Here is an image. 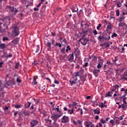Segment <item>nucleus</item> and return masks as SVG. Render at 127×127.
Masks as SVG:
<instances>
[{"instance_id": "55", "label": "nucleus", "mask_w": 127, "mask_h": 127, "mask_svg": "<svg viewBox=\"0 0 127 127\" xmlns=\"http://www.w3.org/2000/svg\"><path fill=\"white\" fill-rule=\"evenodd\" d=\"M93 33H94V35H97L98 34V32H97V30H94L93 31Z\"/></svg>"}, {"instance_id": "61", "label": "nucleus", "mask_w": 127, "mask_h": 127, "mask_svg": "<svg viewBox=\"0 0 127 127\" xmlns=\"http://www.w3.org/2000/svg\"><path fill=\"white\" fill-rule=\"evenodd\" d=\"M52 44L53 45H54V44H55V40H53L52 41Z\"/></svg>"}, {"instance_id": "12", "label": "nucleus", "mask_w": 127, "mask_h": 127, "mask_svg": "<svg viewBox=\"0 0 127 127\" xmlns=\"http://www.w3.org/2000/svg\"><path fill=\"white\" fill-rule=\"evenodd\" d=\"M81 76H82V71H80L78 72H74L72 77H74V78H77V77H80V78H81Z\"/></svg>"}, {"instance_id": "7", "label": "nucleus", "mask_w": 127, "mask_h": 127, "mask_svg": "<svg viewBox=\"0 0 127 127\" xmlns=\"http://www.w3.org/2000/svg\"><path fill=\"white\" fill-rule=\"evenodd\" d=\"M120 87H121V85H115L113 86L111 88V92L113 93V92H115V91H116V93H117L119 91V88H120Z\"/></svg>"}, {"instance_id": "10", "label": "nucleus", "mask_w": 127, "mask_h": 127, "mask_svg": "<svg viewBox=\"0 0 127 127\" xmlns=\"http://www.w3.org/2000/svg\"><path fill=\"white\" fill-rule=\"evenodd\" d=\"M78 80V78L77 77H72L70 80H69V82L70 83V84L72 85L74 84H76V82H77V80Z\"/></svg>"}, {"instance_id": "64", "label": "nucleus", "mask_w": 127, "mask_h": 127, "mask_svg": "<svg viewBox=\"0 0 127 127\" xmlns=\"http://www.w3.org/2000/svg\"><path fill=\"white\" fill-rule=\"evenodd\" d=\"M99 116H96L95 117V120H96L97 121H98V120H99Z\"/></svg>"}, {"instance_id": "46", "label": "nucleus", "mask_w": 127, "mask_h": 127, "mask_svg": "<svg viewBox=\"0 0 127 127\" xmlns=\"http://www.w3.org/2000/svg\"><path fill=\"white\" fill-rule=\"evenodd\" d=\"M110 124H112V126H115V122H114L113 120H111L110 121Z\"/></svg>"}, {"instance_id": "59", "label": "nucleus", "mask_w": 127, "mask_h": 127, "mask_svg": "<svg viewBox=\"0 0 127 127\" xmlns=\"http://www.w3.org/2000/svg\"><path fill=\"white\" fill-rule=\"evenodd\" d=\"M8 107L5 106V108H4V111H7L8 110Z\"/></svg>"}, {"instance_id": "52", "label": "nucleus", "mask_w": 127, "mask_h": 127, "mask_svg": "<svg viewBox=\"0 0 127 127\" xmlns=\"http://www.w3.org/2000/svg\"><path fill=\"white\" fill-rule=\"evenodd\" d=\"M25 116H28V117H29L30 115H29V112H26L24 113Z\"/></svg>"}, {"instance_id": "51", "label": "nucleus", "mask_w": 127, "mask_h": 127, "mask_svg": "<svg viewBox=\"0 0 127 127\" xmlns=\"http://www.w3.org/2000/svg\"><path fill=\"white\" fill-rule=\"evenodd\" d=\"M75 106H77V102H72V107H75Z\"/></svg>"}, {"instance_id": "62", "label": "nucleus", "mask_w": 127, "mask_h": 127, "mask_svg": "<svg viewBox=\"0 0 127 127\" xmlns=\"http://www.w3.org/2000/svg\"><path fill=\"white\" fill-rule=\"evenodd\" d=\"M90 99H91V96H88L86 97L87 100H90Z\"/></svg>"}, {"instance_id": "17", "label": "nucleus", "mask_w": 127, "mask_h": 127, "mask_svg": "<svg viewBox=\"0 0 127 127\" xmlns=\"http://www.w3.org/2000/svg\"><path fill=\"white\" fill-rule=\"evenodd\" d=\"M71 10L72 12H77L79 9H78V6H77V5H75L74 6H73L71 8Z\"/></svg>"}, {"instance_id": "9", "label": "nucleus", "mask_w": 127, "mask_h": 127, "mask_svg": "<svg viewBox=\"0 0 127 127\" xmlns=\"http://www.w3.org/2000/svg\"><path fill=\"white\" fill-rule=\"evenodd\" d=\"M62 115H63V113L60 114L54 115L52 116L51 118V119H52V120H54V121H56V120H57L58 119H59V117L62 116Z\"/></svg>"}, {"instance_id": "53", "label": "nucleus", "mask_w": 127, "mask_h": 127, "mask_svg": "<svg viewBox=\"0 0 127 127\" xmlns=\"http://www.w3.org/2000/svg\"><path fill=\"white\" fill-rule=\"evenodd\" d=\"M100 108H101V109H103V108H104V103H101V104H100L99 106Z\"/></svg>"}, {"instance_id": "33", "label": "nucleus", "mask_w": 127, "mask_h": 127, "mask_svg": "<svg viewBox=\"0 0 127 127\" xmlns=\"http://www.w3.org/2000/svg\"><path fill=\"white\" fill-rule=\"evenodd\" d=\"M32 84H33V85H36L37 84V82L36 81V78H34Z\"/></svg>"}, {"instance_id": "22", "label": "nucleus", "mask_w": 127, "mask_h": 127, "mask_svg": "<svg viewBox=\"0 0 127 127\" xmlns=\"http://www.w3.org/2000/svg\"><path fill=\"white\" fill-rule=\"evenodd\" d=\"M72 123L75 125V126H76V125H82V122L80 121H76L75 120H73Z\"/></svg>"}, {"instance_id": "39", "label": "nucleus", "mask_w": 127, "mask_h": 127, "mask_svg": "<svg viewBox=\"0 0 127 127\" xmlns=\"http://www.w3.org/2000/svg\"><path fill=\"white\" fill-rule=\"evenodd\" d=\"M18 67H19V63H16L15 65V69H18Z\"/></svg>"}, {"instance_id": "56", "label": "nucleus", "mask_w": 127, "mask_h": 127, "mask_svg": "<svg viewBox=\"0 0 127 127\" xmlns=\"http://www.w3.org/2000/svg\"><path fill=\"white\" fill-rule=\"evenodd\" d=\"M125 18H126V17H122L121 18H120V21H123Z\"/></svg>"}, {"instance_id": "34", "label": "nucleus", "mask_w": 127, "mask_h": 127, "mask_svg": "<svg viewBox=\"0 0 127 127\" xmlns=\"http://www.w3.org/2000/svg\"><path fill=\"white\" fill-rule=\"evenodd\" d=\"M71 50V48H70V46H67L66 47V49L65 50L66 52H68V51H70Z\"/></svg>"}, {"instance_id": "43", "label": "nucleus", "mask_w": 127, "mask_h": 127, "mask_svg": "<svg viewBox=\"0 0 127 127\" xmlns=\"http://www.w3.org/2000/svg\"><path fill=\"white\" fill-rule=\"evenodd\" d=\"M61 52H62V53H63V54H65V47L63 48L61 50Z\"/></svg>"}, {"instance_id": "27", "label": "nucleus", "mask_w": 127, "mask_h": 127, "mask_svg": "<svg viewBox=\"0 0 127 127\" xmlns=\"http://www.w3.org/2000/svg\"><path fill=\"white\" fill-rule=\"evenodd\" d=\"M30 105H31V103L29 102H27L25 105V107L27 108H29L30 107Z\"/></svg>"}, {"instance_id": "44", "label": "nucleus", "mask_w": 127, "mask_h": 127, "mask_svg": "<svg viewBox=\"0 0 127 127\" xmlns=\"http://www.w3.org/2000/svg\"><path fill=\"white\" fill-rule=\"evenodd\" d=\"M3 20H6V21H9L10 19H9V17H6V18H4Z\"/></svg>"}, {"instance_id": "20", "label": "nucleus", "mask_w": 127, "mask_h": 127, "mask_svg": "<svg viewBox=\"0 0 127 127\" xmlns=\"http://www.w3.org/2000/svg\"><path fill=\"white\" fill-rule=\"evenodd\" d=\"M94 113V115H100V109L97 108L96 109H94L93 110Z\"/></svg>"}, {"instance_id": "5", "label": "nucleus", "mask_w": 127, "mask_h": 127, "mask_svg": "<svg viewBox=\"0 0 127 127\" xmlns=\"http://www.w3.org/2000/svg\"><path fill=\"white\" fill-rule=\"evenodd\" d=\"M39 122L36 120H32L30 122V127H36L39 124Z\"/></svg>"}, {"instance_id": "37", "label": "nucleus", "mask_w": 127, "mask_h": 127, "mask_svg": "<svg viewBox=\"0 0 127 127\" xmlns=\"http://www.w3.org/2000/svg\"><path fill=\"white\" fill-rule=\"evenodd\" d=\"M0 24H1L0 23ZM4 31H5L4 29H1V28L0 27V32L1 33H3V32H4Z\"/></svg>"}, {"instance_id": "40", "label": "nucleus", "mask_w": 127, "mask_h": 127, "mask_svg": "<svg viewBox=\"0 0 127 127\" xmlns=\"http://www.w3.org/2000/svg\"><path fill=\"white\" fill-rule=\"evenodd\" d=\"M100 122L102 124H106V120H104V118L100 119Z\"/></svg>"}, {"instance_id": "26", "label": "nucleus", "mask_w": 127, "mask_h": 127, "mask_svg": "<svg viewBox=\"0 0 127 127\" xmlns=\"http://www.w3.org/2000/svg\"><path fill=\"white\" fill-rule=\"evenodd\" d=\"M40 52V48L39 47V45L37 46V49L36 50V53H39Z\"/></svg>"}, {"instance_id": "2", "label": "nucleus", "mask_w": 127, "mask_h": 127, "mask_svg": "<svg viewBox=\"0 0 127 127\" xmlns=\"http://www.w3.org/2000/svg\"><path fill=\"white\" fill-rule=\"evenodd\" d=\"M123 104L118 106V109H122L123 111L127 110V97H125L123 99Z\"/></svg>"}, {"instance_id": "16", "label": "nucleus", "mask_w": 127, "mask_h": 127, "mask_svg": "<svg viewBox=\"0 0 127 127\" xmlns=\"http://www.w3.org/2000/svg\"><path fill=\"white\" fill-rule=\"evenodd\" d=\"M98 40L99 41V42H103V41H105V38L104 37V35H100L98 38Z\"/></svg>"}, {"instance_id": "23", "label": "nucleus", "mask_w": 127, "mask_h": 127, "mask_svg": "<svg viewBox=\"0 0 127 127\" xmlns=\"http://www.w3.org/2000/svg\"><path fill=\"white\" fill-rule=\"evenodd\" d=\"M73 59H74V54L72 53L69 55L68 61H70L71 62H72V61H73Z\"/></svg>"}, {"instance_id": "6", "label": "nucleus", "mask_w": 127, "mask_h": 127, "mask_svg": "<svg viewBox=\"0 0 127 127\" xmlns=\"http://www.w3.org/2000/svg\"><path fill=\"white\" fill-rule=\"evenodd\" d=\"M69 117L68 116H64L62 118L61 122L63 124H66L67 123H69Z\"/></svg>"}, {"instance_id": "4", "label": "nucleus", "mask_w": 127, "mask_h": 127, "mask_svg": "<svg viewBox=\"0 0 127 127\" xmlns=\"http://www.w3.org/2000/svg\"><path fill=\"white\" fill-rule=\"evenodd\" d=\"M14 36H18L19 35V29H18V27L15 26L13 27V31L12 32Z\"/></svg>"}, {"instance_id": "63", "label": "nucleus", "mask_w": 127, "mask_h": 127, "mask_svg": "<svg viewBox=\"0 0 127 127\" xmlns=\"http://www.w3.org/2000/svg\"><path fill=\"white\" fill-rule=\"evenodd\" d=\"M5 57H6L7 58H8V57L9 58L12 57V55H9L7 56H5Z\"/></svg>"}, {"instance_id": "41", "label": "nucleus", "mask_w": 127, "mask_h": 127, "mask_svg": "<svg viewBox=\"0 0 127 127\" xmlns=\"http://www.w3.org/2000/svg\"><path fill=\"white\" fill-rule=\"evenodd\" d=\"M118 36V34L116 33H113V35H112V38H114V37H117Z\"/></svg>"}, {"instance_id": "11", "label": "nucleus", "mask_w": 127, "mask_h": 127, "mask_svg": "<svg viewBox=\"0 0 127 127\" xmlns=\"http://www.w3.org/2000/svg\"><path fill=\"white\" fill-rule=\"evenodd\" d=\"M7 8H9L11 12H13L14 14H15L17 12V9L14 8V7H11L10 6H7Z\"/></svg>"}, {"instance_id": "15", "label": "nucleus", "mask_w": 127, "mask_h": 127, "mask_svg": "<svg viewBox=\"0 0 127 127\" xmlns=\"http://www.w3.org/2000/svg\"><path fill=\"white\" fill-rule=\"evenodd\" d=\"M93 75L96 77H98V75H99V73H100V69H94L93 70Z\"/></svg>"}, {"instance_id": "60", "label": "nucleus", "mask_w": 127, "mask_h": 127, "mask_svg": "<svg viewBox=\"0 0 127 127\" xmlns=\"http://www.w3.org/2000/svg\"><path fill=\"white\" fill-rule=\"evenodd\" d=\"M122 79H123V80H124V81H127V78L126 77H125V76H123V77H122Z\"/></svg>"}, {"instance_id": "38", "label": "nucleus", "mask_w": 127, "mask_h": 127, "mask_svg": "<svg viewBox=\"0 0 127 127\" xmlns=\"http://www.w3.org/2000/svg\"><path fill=\"white\" fill-rule=\"evenodd\" d=\"M47 46L49 47V48H51V43L48 42L47 43Z\"/></svg>"}, {"instance_id": "45", "label": "nucleus", "mask_w": 127, "mask_h": 127, "mask_svg": "<svg viewBox=\"0 0 127 127\" xmlns=\"http://www.w3.org/2000/svg\"><path fill=\"white\" fill-rule=\"evenodd\" d=\"M91 58H93V59L94 60H97V57H96L95 56H92L89 57V59H91Z\"/></svg>"}, {"instance_id": "31", "label": "nucleus", "mask_w": 127, "mask_h": 127, "mask_svg": "<svg viewBox=\"0 0 127 127\" xmlns=\"http://www.w3.org/2000/svg\"><path fill=\"white\" fill-rule=\"evenodd\" d=\"M107 29H112V24L109 23L107 25Z\"/></svg>"}, {"instance_id": "42", "label": "nucleus", "mask_w": 127, "mask_h": 127, "mask_svg": "<svg viewBox=\"0 0 127 127\" xmlns=\"http://www.w3.org/2000/svg\"><path fill=\"white\" fill-rule=\"evenodd\" d=\"M15 108L16 109H20V108H21V105L17 104V105H15Z\"/></svg>"}, {"instance_id": "49", "label": "nucleus", "mask_w": 127, "mask_h": 127, "mask_svg": "<svg viewBox=\"0 0 127 127\" xmlns=\"http://www.w3.org/2000/svg\"><path fill=\"white\" fill-rule=\"evenodd\" d=\"M115 119H119L120 121H123V116H120V117H116Z\"/></svg>"}, {"instance_id": "19", "label": "nucleus", "mask_w": 127, "mask_h": 127, "mask_svg": "<svg viewBox=\"0 0 127 127\" xmlns=\"http://www.w3.org/2000/svg\"><path fill=\"white\" fill-rule=\"evenodd\" d=\"M91 125H92V122H84V126L86 127H90Z\"/></svg>"}, {"instance_id": "21", "label": "nucleus", "mask_w": 127, "mask_h": 127, "mask_svg": "<svg viewBox=\"0 0 127 127\" xmlns=\"http://www.w3.org/2000/svg\"><path fill=\"white\" fill-rule=\"evenodd\" d=\"M101 62L98 63V64L97 65V68L98 69H101L102 68V65H103V63H104V61L103 60H100Z\"/></svg>"}, {"instance_id": "8", "label": "nucleus", "mask_w": 127, "mask_h": 127, "mask_svg": "<svg viewBox=\"0 0 127 127\" xmlns=\"http://www.w3.org/2000/svg\"><path fill=\"white\" fill-rule=\"evenodd\" d=\"M110 34H111V32H107L106 33L104 34L103 36L105 40H110V39H111V36H110Z\"/></svg>"}, {"instance_id": "32", "label": "nucleus", "mask_w": 127, "mask_h": 127, "mask_svg": "<svg viewBox=\"0 0 127 127\" xmlns=\"http://www.w3.org/2000/svg\"><path fill=\"white\" fill-rule=\"evenodd\" d=\"M76 111H79L80 115H83V109L80 108H78V109Z\"/></svg>"}, {"instance_id": "36", "label": "nucleus", "mask_w": 127, "mask_h": 127, "mask_svg": "<svg viewBox=\"0 0 127 127\" xmlns=\"http://www.w3.org/2000/svg\"><path fill=\"white\" fill-rule=\"evenodd\" d=\"M55 46H59V47L61 48L62 47V45H61V44L59 43H57L55 45Z\"/></svg>"}, {"instance_id": "28", "label": "nucleus", "mask_w": 127, "mask_h": 127, "mask_svg": "<svg viewBox=\"0 0 127 127\" xmlns=\"http://www.w3.org/2000/svg\"><path fill=\"white\" fill-rule=\"evenodd\" d=\"M112 92L111 91H109L108 93H107L105 95V97H112V96H111V94H112Z\"/></svg>"}, {"instance_id": "58", "label": "nucleus", "mask_w": 127, "mask_h": 127, "mask_svg": "<svg viewBox=\"0 0 127 127\" xmlns=\"http://www.w3.org/2000/svg\"><path fill=\"white\" fill-rule=\"evenodd\" d=\"M105 45L106 47H110V44L108 43H106Z\"/></svg>"}, {"instance_id": "18", "label": "nucleus", "mask_w": 127, "mask_h": 127, "mask_svg": "<svg viewBox=\"0 0 127 127\" xmlns=\"http://www.w3.org/2000/svg\"><path fill=\"white\" fill-rule=\"evenodd\" d=\"M88 34V30H84V29H82V32L81 33V35H82L83 37H85L86 35Z\"/></svg>"}, {"instance_id": "57", "label": "nucleus", "mask_w": 127, "mask_h": 127, "mask_svg": "<svg viewBox=\"0 0 127 127\" xmlns=\"http://www.w3.org/2000/svg\"><path fill=\"white\" fill-rule=\"evenodd\" d=\"M88 64H88V63H85V64L83 65V67H88Z\"/></svg>"}, {"instance_id": "50", "label": "nucleus", "mask_w": 127, "mask_h": 127, "mask_svg": "<svg viewBox=\"0 0 127 127\" xmlns=\"http://www.w3.org/2000/svg\"><path fill=\"white\" fill-rule=\"evenodd\" d=\"M8 41V38L4 37L3 38V41Z\"/></svg>"}, {"instance_id": "14", "label": "nucleus", "mask_w": 127, "mask_h": 127, "mask_svg": "<svg viewBox=\"0 0 127 127\" xmlns=\"http://www.w3.org/2000/svg\"><path fill=\"white\" fill-rule=\"evenodd\" d=\"M80 41L82 45H86L87 44V42L89 41L87 40V39L81 38L80 40Z\"/></svg>"}, {"instance_id": "25", "label": "nucleus", "mask_w": 127, "mask_h": 127, "mask_svg": "<svg viewBox=\"0 0 127 127\" xmlns=\"http://www.w3.org/2000/svg\"><path fill=\"white\" fill-rule=\"evenodd\" d=\"M6 48V45L5 44H0V49H4V48Z\"/></svg>"}, {"instance_id": "48", "label": "nucleus", "mask_w": 127, "mask_h": 127, "mask_svg": "<svg viewBox=\"0 0 127 127\" xmlns=\"http://www.w3.org/2000/svg\"><path fill=\"white\" fill-rule=\"evenodd\" d=\"M102 27V24H99L98 26L97 27V30H100V27Z\"/></svg>"}, {"instance_id": "1", "label": "nucleus", "mask_w": 127, "mask_h": 127, "mask_svg": "<svg viewBox=\"0 0 127 127\" xmlns=\"http://www.w3.org/2000/svg\"><path fill=\"white\" fill-rule=\"evenodd\" d=\"M7 78H8V75H6L5 84H2L1 80H0V90H1L2 88H5V87H7V86H12V85H15V82L14 80L12 81V84H8L7 83Z\"/></svg>"}, {"instance_id": "24", "label": "nucleus", "mask_w": 127, "mask_h": 127, "mask_svg": "<svg viewBox=\"0 0 127 127\" xmlns=\"http://www.w3.org/2000/svg\"><path fill=\"white\" fill-rule=\"evenodd\" d=\"M110 65H112V63L110 61H107L106 63V64L104 65V70H106V67H108V66H110Z\"/></svg>"}, {"instance_id": "30", "label": "nucleus", "mask_w": 127, "mask_h": 127, "mask_svg": "<svg viewBox=\"0 0 127 127\" xmlns=\"http://www.w3.org/2000/svg\"><path fill=\"white\" fill-rule=\"evenodd\" d=\"M68 113L70 115H72V114H73L74 113V109H72V110H68Z\"/></svg>"}, {"instance_id": "35", "label": "nucleus", "mask_w": 127, "mask_h": 127, "mask_svg": "<svg viewBox=\"0 0 127 127\" xmlns=\"http://www.w3.org/2000/svg\"><path fill=\"white\" fill-rule=\"evenodd\" d=\"M116 16H120V10L118 9L116 11Z\"/></svg>"}, {"instance_id": "13", "label": "nucleus", "mask_w": 127, "mask_h": 127, "mask_svg": "<svg viewBox=\"0 0 127 127\" xmlns=\"http://www.w3.org/2000/svg\"><path fill=\"white\" fill-rule=\"evenodd\" d=\"M14 77H15L16 78V81L17 83H18V84L19 85L22 82V80L20 79V77L18 76L17 74H14Z\"/></svg>"}, {"instance_id": "54", "label": "nucleus", "mask_w": 127, "mask_h": 127, "mask_svg": "<svg viewBox=\"0 0 127 127\" xmlns=\"http://www.w3.org/2000/svg\"><path fill=\"white\" fill-rule=\"evenodd\" d=\"M117 5L118 7H121L122 6V3L119 2L117 4Z\"/></svg>"}, {"instance_id": "47", "label": "nucleus", "mask_w": 127, "mask_h": 127, "mask_svg": "<svg viewBox=\"0 0 127 127\" xmlns=\"http://www.w3.org/2000/svg\"><path fill=\"white\" fill-rule=\"evenodd\" d=\"M31 114H32V117H36V114H35L34 112H31Z\"/></svg>"}, {"instance_id": "29", "label": "nucleus", "mask_w": 127, "mask_h": 127, "mask_svg": "<svg viewBox=\"0 0 127 127\" xmlns=\"http://www.w3.org/2000/svg\"><path fill=\"white\" fill-rule=\"evenodd\" d=\"M115 121V125H120V120L119 119H114Z\"/></svg>"}, {"instance_id": "3", "label": "nucleus", "mask_w": 127, "mask_h": 127, "mask_svg": "<svg viewBox=\"0 0 127 127\" xmlns=\"http://www.w3.org/2000/svg\"><path fill=\"white\" fill-rule=\"evenodd\" d=\"M57 113H59V114H63L62 112L59 109V106H58V107L56 108H53L51 111V114L52 115H57Z\"/></svg>"}]
</instances>
